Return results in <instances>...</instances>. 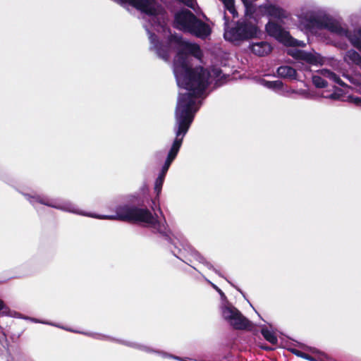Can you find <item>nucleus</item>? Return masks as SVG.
Here are the masks:
<instances>
[{"mask_svg":"<svg viewBox=\"0 0 361 361\" xmlns=\"http://www.w3.org/2000/svg\"><path fill=\"white\" fill-rule=\"evenodd\" d=\"M171 42L178 44V51L173 61V73L180 88L175 110L174 133L176 137L168 153L159 176H166L170 165L176 157L185 135L193 121L197 111L206 97V90L212 80L221 78V70L213 67L210 70L198 66L191 68V56L200 59L202 51L197 44L184 40L178 35H171Z\"/></svg>","mask_w":361,"mask_h":361,"instance_id":"f257e3e1","label":"nucleus"},{"mask_svg":"<svg viewBox=\"0 0 361 361\" xmlns=\"http://www.w3.org/2000/svg\"><path fill=\"white\" fill-rule=\"evenodd\" d=\"M23 195L35 207H37V204L39 203L64 212L92 218L137 223L151 228L154 232H157L166 238H169V231L166 225L165 219L164 218H159L156 214H153L146 208H140L135 206L123 204L116 207L114 214L96 215L82 211L75 204L68 201L51 199L47 196L37 194L31 195L23 193Z\"/></svg>","mask_w":361,"mask_h":361,"instance_id":"f03ea898","label":"nucleus"},{"mask_svg":"<svg viewBox=\"0 0 361 361\" xmlns=\"http://www.w3.org/2000/svg\"><path fill=\"white\" fill-rule=\"evenodd\" d=\"M296 16L302 30L312 34L326 30L340 37H345L361 52V27L350 30L347 25L327 14L324 8L314 4L304 5Z\"/></svg>","mask_w":361,"mask_h":361,"instance_id":"7ed1b4c3","label":"nucleus"},{"mask_svg":"<svg viewBox=\"0 0 361 361\" xmlns=\"http://www.w3.org/2000/svg\"><path fill=\"white\" fill-rule=\"evenodd\" d=\"M174 27L202 39L206 38L211 33L209 26L197 19L188 10L180 11L175 15Z\"/></svg>","mask_w":361,"mask_h":361,"instance_id":"20e7f679","label":"nucleus"},{"mask_svg":"<svg viewBox=\"0 0 361 361\" xmlns=\"http://www.w3.org/2000/svg\"><path fill=\"white\" fill-rule=\"evenodd\" d=\"M123 4H128L146 15L152 27H164L166 24V13L156 0H120Z\"/></svg>","mask_w":361,"mask_h":361,"instance_id":"39448f33","label":"nucleus"},{"mask_svg":"<svg viewBox=\"0 0 361 361\" xmlns=\"http://www.w3.org/2000/svg\"><path fill=\"white\" fill-rule=\"evenodd\" d=\"M225 31L224 38L227 41L238 42L255 38L259 33L257 25L248 19H243L238 21L233 27H227L228 19L224 16Z\"/></svg>","mask_w":361,"mask_h":361,"instance_id":"423d86ee","label":"nucleus"},{"mask_svg":"<svg viewBox=\"0 0 361 361\" xmlns=\"http://www.w3.org/2000/svg\"><path fill=\"white\" fill-rule=\"evenodd\" d=\"M222 317L235 329H246L252 327V322L228 300L221 303Z\"/></svg>","mask_w":361,"mask_h":361,"instance_id":"0eeeda50","label":"nucleus"},{"mask_svg":"<svg viewBox=\"0 0 361 361\" xmlns=\"http://www.w3.org/2000/svg\"><path fill=\"white\" fill-rule=\"evenodd\" d=\"M265 29L269 35L274 37L277 41L286 46L302 47L305 46L304 42L292 37L288 31L275 22L269 21L265 26Z\"/></svg>","mask_w":361,"mask_h":361,"instance_id":"6e6552de","label":"nucleus"},{"mask_svg":"<svg viewBox=\"0 0 361 361\" xmlns=\"http://www.w3.org/2000/svg\"><path fill=\"white\" fill-rule=\"evenodd\" d=\"M288 54L298 61L297 67L303 71H309L308 65H322L324 59L316 52H307L298 49L288 50Z\"/></svg>","mask_w":361,"mask_h":361,"instance_id":"1a4fd4ad","label":"nucleus"},{"mask_svg":"<svg viewBox=\"0 0 361 361\" xmlns=\"http://www.w3.org/2000/svg\"><path fill=\"white\" fill-rule=\"evenodd\" d=\"M174 247L176 250H172V252L173 255L177 257L180 258V257H179L178 255L181 253V250H183L184 252L187 253L188 255L193 257L200 263L204 264L207 269L214 271L219 276H222L221 274L216 269H215L210 262L207 261V259L204 257H202L189 244L186 243H179V245H178L176 243H174Z\"/></svg>","mask_w":361,"mask_h":361,"instance_id":"9d476101","label":"nucleus"},{"mask_svg":"<svg viewBox=\"0 0 361 361\" xmlns=\"http://www.w3.org/2000/svg\"><path fill=\"white\" fill-rule=\"evenodd\" d=\"M259 12L269 18L282 20L289 17V13L280 6L267 2L259 6Z\"/></svg>","mask_w":361,"mask_h":361,"instance_id":"9b49d317","label":"nucleus"},{"mask_svg":"<svg viewBox=\"0 0 361 361\" xmlns=\"http://www.w3.org/2000/svg\"><path fill=\"white\" fill-rule=\"evenodd\" d=\"M326 79L341 86L344 85L341 78L328 69H322L317 71V73L312 76V82L317 87L322 88L326 87Z\"/></svg>","mask_w":361,"mask_h":361,"instance_id":"f8f14e48","label":"nucleus"},{"mask_svg":"<svg viewBox=\"0 0 361 361\" xmlns=\"http://www.w3.org/2000/svg\"><path fill=\"white\" fill-rule=\"evenodd\" d=\"M145 27L149 35V39L151 44L150 49L155 51L159 57L167 61L169 57V48L159 42L157 36L151 32L147 25H145Z\"/></svg>","mask_w":361,"mask_h":361,"instance_id":"ddd939ff","label":"nucleus"},{"mask_svg":"<svg viewBox=\"0 0 361 361\" xmlns=\"http://www.w3.org/2000/svg\"><path fill=\"white\" fill-rule=\"evenodd\" d=\"M259 83L263 87L271 90L280 95L288 96L289 90L287 87H284L283 82L280 80L269 81L265 79H260Z\"/></svg>","mask_w":361,"mask_h":361,"instance_id":"4468645a","label":"nucleus"},{"mask_svg":"<svg viewBox=\"0 0 361 361\" xmlns=\"http://www.w3.org/2000/svg\"><path fill=\"white\" fill-rule=\"evenodd\" d=\"M343 76L355 85V89L361 94V73H355L353 75L343 74ZM349 101L357 106H361V97L350 96Z\"/></svg>","mask_w":361,"mask_h":361,"instance_id":"2eb2a0df","label":"nucleus"},{"mask_svg":"<svg viewBox=\"0 0 361 361\" xmlns=\"http://www.w3.org/2000/svg\"><path fill=\"white\" fill-rule=\"evenodd\" d=\"M343 61L349 66H357L361 69V55L354 49H350L344 54Z\"/></svg>","mask_w":361,"mask_h":361,"instance_id":"dca6fc26","label":"nucleus"},{"mask_svg":"<svg viewBox=\"0 0 361 361\" xmlns=\"http://www.w3.org/2000/svg\"><path fill=\"white\" fill-rule=\"evenodd\" d=\"M251 51L259 56L269 54L271 51V45L267 42L252 43L250 46Z\"/></svg>","mask_w":361,"mask_h":361,"instance_id":"f3484780","label":"nucleus"},{"mask_svg":"<svg viewBox=\"0 0 361 361\" xmlns=\"http://www.w3.org/2000/svg\"><path fill=\"white\" fill-rule=\"evenodd\" d=\"M277 74L279 77L290 80L296 79V71L290 66H282L278 68Z\"/></svg>","mask_w":361,"mask_h":361,"instance_id":"a211bd4d","label":"nucleus"},{"mask_svg":"<svg viewBox=\"0 0 361 361\" xmlns=\"http://www.w3.org/2000/svg\"><path fill=\"white\" fill-rule=\"evenodd\" d=\"M261 333L264 338L271 344H276L278 342L277 336L275 333L269 330L267 326H262Z\"/></svg>","mask_w":361,"mask_h":361,"instance_id":"6ab92c4d","label":"nucleus"},{"mask_svg":"<svg viewBox=\"0 0 361 361\" xmlns=\"http://www.w3.org/2000/svg\"><path fill=\"white\" fill-rule=\"evenodd\" d=\"M224 7L226 10H228L233 16V18H235L238 16L237 11L235 8L234 5V0H221Z\"/></svg>","mask_w":361,"mask_h":361,"instance_id":"aec40b11","label":"nucleus"},{"mask_svg":"<svg viewBox=\"0 0 361 361\" xmlns=\"http://www.w3.org/2000/svg\"><path fill=\"white\" fill-rule=\"evenodd\" d=\"M164 177L162 176H158L154 183V191L157 195L159 196L161 192L162 185L164 181Z\"/></svg>","mask_w":361,"mask_h":361,"instance_id":"412c9836","label":"nucleus"},{"mask_svg":"<svg viewBox=\"0 0 361 361\" xmlns=\"http://www.w3.org/2000/svg\"><path fill=\"white\" fill-rule=\"evenodd\" d=\"M288 90H289L288 96L292 93H295V94L302 96L304 98H306V99H312L313 98V96L305 90H295L290 89V88H288Z\"/></svg>","mask_w":361,"mask_h":361,"instance_id":"4be33fe9","label":"nucleus"},{"mask_svg":"<svg viewBox=\"0 0 361 361\" xmlns=\"http://www.w3.org/2000/svg\"><path fill=\"white\" fill-rule=\"evenodd\" d=\"M245 8V17L252 16L253 12V5L249 0H241Z\"/></svg>","mask_w":361,"mask_h":361,"instance_id":"5701e85b","label":"nucleus"},{"mask_svg":"<svg viewBox=\"0 0 361 361\" xmlns=\"http://www.w3.org/2000/svg\"><path fill=\"white\" fill-rule=\"evenodd\" d=\"M205 280L212 286V287L214 290H216L219 293L221 298V302H224L225 300H228L225 294L224 293V292L218 286H216L214 283H213L212 282H211L209 280H208L206 278H205Z\"/></svg>","mask_w":361,"mask_h":361,"instance_id":"b1692460","label":"nucleus"},{"mask_svg":"<svg viewBox=\"0 0 361 361\" xmlns=\"http://www.w3.org/2000/svg\"><path fill=\"white\" fill-rule=\"evenodd\" d=\"M341 90H338V91H335L333 93H331V94H323L322 97H325V98H329V99H341Z\"/></svg>","mask_w":361,"mask_h":361,"instance_id":"393cba45","label":"nucleus"},{"mask_svg":"<svg viewBox=\"0 0 361 361\" xmlns=\"http://www.w3.org/2000/svg\"><path fill=\"white\" fill-rule=\"evenodd\" d=\"M293 353L298 357H303V358L309 360L310 361H314V360L313 358H312L309 355H307L305 353H302L298 350H293Z\"/></svg>","mask_w":361,"mask_h":361,"instance_id":"a878e982","label":"nucleus"},{"mask_svg":"<svg viewBox=\"0 0 361 361\" xmlns=\"http://www.w3.org/2000/svg\"><path fill=\"white\" fill-rule=\"evenodd\" d=\"M126 345L132 346L133 348H139L140 350H145V351H147V352H149L150 351L149 348L148 347H147V346H145V345H138V344L133 343H126Z\"/></svg>","mask_w":361,"mask_h":361,"instance_id":"bb28decb","label":"nucleus"},{"mask_svg":"<svg viewBox=\"0 0 361 361\" xmlns=\"http://www.w3.org/2000/svg\"><path fill=\"white\" fill-rule=\"evenodd\" d=\"M336 46L341 49H345L347 47V44L345 43H337Z\"/></svg>","mask_w":361,"mask_h":361,"instance_id":"cd10ccee","label":"nucleus"},{"mask_svg":"<svg viewBox=\"0 0 361 361\" xmlns=\"http://www.w3.org/2000/svg\"><path fill=\"white\" fill-rule=\"evenodd\" d=\"M32 321H33L35 322H37V323H42V324H49V325H54L52 323H49V322H42V321H39V320H37V319H32Z\"/></svg>","mask_w":361,"mask_h":361,"instance_id":"c85d7f7f","label":"nucleus"},{"mask_svg":"<svg viewBox=\"0 0 361 361\" xmlns=\"http://www.w3.org/2000/svg\"><path fill=\"white\" fill-rule=\"evenodd\" d=\"M4 307L5 305L4 302L1 300H0V311L3 310Z\"/></svg>","mask_w":361,"mask_h":361,"instance_id":"c756f323","label":"nucleus"},{"mask_svg":"<svg viewBox=\"0 0 361 361\" xmlns=\"http://www.w3.org/2000/svg\"><path fill=\"white\" fill-rule=\"evenodd\" d=\"M262 348L265 349V350H271V348H265V347H262Z\"/></svg>","mask_w":361,"mask_h":361,"instance_id":"7c9ffc66","label":"nucleus"},{"mask_svg":"<svg viewBox=\"0 0 361 361\" xmlns=\"http://www.w3.org/2000/svg\"><path fill=\"white\" fill-rule=\"evenodd\" d=\"M172 357H173V359H176V360H180V358H179V357H176V356H173Z\"/></svg>","mask_w":361,"mask_h":361,"instance_id":"2f4dec72","label":"nucleus"},{"mask_svg":"<svg viewBox=\"0 0 361 361\" xmlns=\"http://www.w3.org/2000/svg\"><path fill=\"white\" fill-rule=\"evenodd\" d=\"M161 354L163 356H166V353H161Z\"/></svg>","mask_w":361,"mask_h":361,"instance_id":"473e14b6","label":"nucleus"}]
</instances>
